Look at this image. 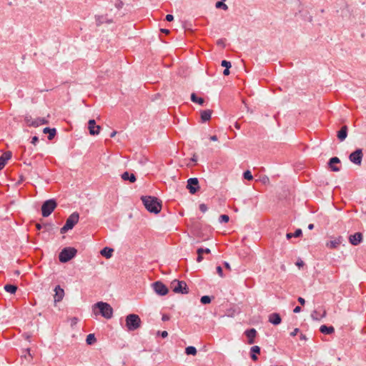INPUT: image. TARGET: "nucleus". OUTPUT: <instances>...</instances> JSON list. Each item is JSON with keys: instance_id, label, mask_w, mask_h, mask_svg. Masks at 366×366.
Masks as SVG:
<instances>
[{"instance_id": "8", "label": "nucleus", "mask_w": 366, "mask_h": 366, "mask_svg": "<svg viewBox=\"0 0 366 366\" xmlns=\"http://www.w3.org/2000/svg\"><path fill=\"white\" fill-rule=\"evenodd\" d=\"M362 157L363 153L362 149H357L349 155L350 161L358 166L361 165Z\"/></svg>"}, {"instance_id": "10", "label": "nucleus", "mask_w": 366, "mask_h": 366, "mask_svg": "<svg viewBox=\"0 0 366 366\" xmlns=\"http://www.w3.org/2000/svg\"><path fill=\"white\" fill-rule=\"evenodd\" d=\"M187 188L192 194H195L199 189L198 179L196 177L189 178L187 180Z\"/></svg>"}, {"instance_id": "32", "label": "nucleus", "mask_w": 366, "mask_h": 366, "mask_svg": "<svg viewBox=\"0 0 366 366\" xmlns=\"http://www.w3.org/2000/svg\"><path fill=\"white\" fill-rule=\"evenodd\" d=\"M215 6L217 9H222L224 11L228 9V6L223 1H219L216 3Z\"/></svg>"}, {"instance_id": "35", "label": "nucleus", "mask_w": 366, "mask_h": 366, "mask_svg": "<svg viewBox=\"0 0 366 366\" xmlns=\"http://www.w3.org/2000/svg\"><path fill=\"white\" fill-rule=\"evenodd\" d=\"M11 157V152H5L4 153L1 157L0 158H3V159H4V164H6V162Z\"/></svg>"}, {"instance_id": "26", "label": "nucleus", "mask_w": 366, "mask_h": 366, "mask_svg": "<svg viewBox=\"0 0 366 366\" xmlns=\"http://www.w3.org/2000/svg\"><path fill=\"white\" fill-rule=\"evenodd\" d=\"M327 312L325 310H323L322 315H320L317 310H314L311 314V317L314 320H320L322 318L325 317Z\"/></svg>"}, {"instance_id": "9", "label": "nucleus", "mask_w": 366, "mask_h": 366, "mask_svg": "<svg viewBox=\"0 0 366 366\" xmlns=\"http://www.w3.org/2000/svg\"><path fill=\"white\" fill-rule=\"evenodd\" d=\"M152 288L154 290V292L158 295H160V296H164L169 292L167 287L160 281H157V282H154L152 284Z\"/></svg>"}, {"instance_id": "47", "label": "nucleus", "mask_w": 366, "mask_h": 366, "mask_svg": "<svg viewBox=\"0 0 366 366\" xmlns=\"http://www.w3.org/2000/svg\"><path fill=\"white\" fill-rule=\"evenodd\" d=\"M300 330L298 328H295L291 333L290 335L294 337L297 335V334L299 332Z\"/></svg>"}, {"instance_id": "7", "label": "nucleus", "mask_w": 366, "mask_h": 366, "mask_svg": "<svg viewBox=\"0 0 366 366\" xmlns=\"http://www.w3.org/2000/svg\"><path fill=\"white\" fill-rule=\"evenodd\" d=\"M172 290L174 293L187 294L189 289L184 281L174 280L171 283Z\"/></svg>"}, {"instance_id": "49", "label": "nucleus", "mask_w": 366, "mask_h": 366, "mask_svg": "<svg viewBox=\"0 0 366 366\" xmlns=\"http://www.w3.org/2000/svg\"><path fill=\"white\" fill-rule=\"evenodd\" d=\"M296 265L299 267H301L304 265V262L301 259L298 260L297 262H296Z\"/></svg>"}, {"instance_id": "44", "label": "nucleus", "mask_w": 366, "mask_h": 366, "mask_svg": "<svg viewBox=\"0 0 366 366\" xmlns=\"http://www.w3.org/2000/svg\"><path fill=\"white\" fill-rule=\"evenodd\" d=\"M217 272L218 273V274L222 277L224 275H223V271H222V268L221 266H217Z\"/></svg>"}, {"instance_id": "34", "label": "nucleus", "mask_w": 366, "mask_h": 366, "mask_svg": "<svg viewBox=\"0 0 366 366\" xmlns=\"http://www.w3.org/2000/svg\"><path fill=\"white\" fill-rule=\"evenodd\" d=\"M197 261L198 262H200L203 260V251H202V248L200 247L199 249H197Z\"/></svg>"}, {"instance_id": "46", "label": "nucleus", "mask_w": 366, "mask_h": 366, "mask_svg": "<svg viewBox=\"0 0 366 366\" xmlns=\"http://www.w3.org/2000/svg\"><path fill=\"white\" fill-rule=\"evenodd\" d=\"M165 19L167 21H172L174 20V16L172 14H167L165 17Z\"/></svg>"}, {"instance_id": "24", "label": "nucleus", "mask_w": 366, "mask_h": 366, "mask_svg": "<svg viewBox=\"0 0 366 366\" xmlns=\"http://www.w3.org/2000/svg\"><path fill=\"white\" fill-rule=\"evenodd\" d=\"M113 252V249L106 247L101 250L100 254L104 257L109 259L112 256Z\"/></svg>"}, {"instance_id": "56", "label": "nucleus", "mask_w": 366, "mask_h": 366, "mask_svg": "<svg viewBox=\"0 0 366 366\" xmlns=\"http://www.w3.org/2000/svg\"><path fill=\"white\" fill-rule=\"evenodd\" d=\"M203 254H209L211 252V250L209 248H202Z\"/></svg>"}, {"instance_id": "16", "label": "nucleus", "mask_w": 366, "mask_h": 366, "mask_svg": "<svg viewBox=\"0 0 366 366\" xmlns=\"http://www.w3.org/2000/svg\"><path fill=\"white\" fill-rule=\"evenodd\" d=\"M339 163H340V159L337 157H334L329 160L328 165L332 171L339 172L340 170V167L333 165L334 164Z\"/></svg>"}, {"instance_id": "13", "label": "nucleus", "mask_w": 366, "mask_h": 366, "mask_svg": "<svg viewBox=\"0 0 366 366\" xmlns=\"http://www.w3.org/2000/svg\"><path fill=\"white\" fill-rule=\"evenodd\" d=\"M54 303L61 302L64 297V290L59 286L56 285L54 288Z\"/></svg>"}, {"instance_id": "58", "label": "nucleus", "mask_w": 366, "mask_h": 366, "mask_svg": "<svg viewBox=\"0 0 366 366\" xmlns=\"http://www.w3.org/2000/svg\"><path fill=\"white\" fill-rule=\"evenodd\" d=\"M300 338L301 340H307L306 335H304V334H301L300 336Z\"/></svg>"}, {"instance_id": "12", "label": "nucleus", "mask_w": 366, "mask_h": 366, "mask_svg": "<svg viewBox=\"0 0 366 366\" xmlns=\"http://www.w3.org/2000/svg\"><path fill=\"white\" fill-rule=\"evenodd\" d=\"M349 242L353 246H357L362 242V234L361 232H356L351 234L348 238Z\"/></svg>"}, {"instance_id": "17", "label": "nucleus", "mask_w": 366, "mask_h": 366, "mask_svg": "<svg viewBox=\"0 0 366 366\" xmlns=\"http://www.w3.org/2000/svg\"><path fill=\"white\" fill-rule=\"evenodd\" d=\"M348 128L346 125L341 127L340 130L337 132V138L340 141H344L347 137Z\"/></svg>"}, {"instance_id": "63", "label": "nucleus", "mask_w": 366, "mask_h": 366, "mask_svg": "<svg viewBox=\"0 0 366 366\" xmlns=\"http://www.w3.org/2000/svg\"><path fill=\"white\" fill-rule=\"evenodd\" d=\"M234 127H235V128H236V129H240V125H239V123H237V122H236V123L234 124Z\"/></svg>"}, {"instance_id": "51", "label": "nucleus", "mask_w": 366, "mask_h": 366, "mask_svg": "<svg viewBox=\"0 0 366 366\" xmlns=\"http://www.w3.org/2000/svg\"><path fill=\"white\" fill-rule=\"evenodd\" d=\"M169 320V316L167 315H163L162 317V320L164 322L168 321Z\"/></svg>"}, {"instance_id": "62", "label": "nucleus", "mask_w": 366, "mask_h": 366, "mask_svg": "<svg viewBox=\"0 0 366 366\" xmlns=\"http://www.w3.org/2000/svg\"><path fill=\"white\" fill-rule=\"evenodd\" d=\"M161 31L164 32L165 34H168L169 32V31L168 29H162Z\"/></svg>"}, {"instance_id": "29", "label": "nucleus", "mask_w": 366, "mask_h": 366, "mask_svg": "<svg viewBox=\"0 0 366 366\" xmlns=\"http://www.w3.org/2000/svg\"><path fill=\"white\" fill-rule=\"evenodd\" d=\"M4 290L7 292H9L11 294H14L17 290V287L14 285L8 284L4 286Z\"/></svg>"}, {"instance_id": "33", "label": "nucleus", "mask_w": 366, "mask_h": 366, "mask_svg": "<svg viewBox=\"0 0 366 366\" xmlns=\"http://www.w3.org/2000/svg\"><path fill=\"white\" fill-rule=\"evenodd\" d=\"M211 297L208 295L202 296L200 299V302L203 305H207L211 302Z\"/></svg>"}, {"instance_id": "18", "label": "nucleus", "mask_w": 366, "mask_h": 366, "mask_svg": "<svg viewBox=\"0 0 366 366\" xmlns=\"http://www.w3.org/2000/svg\"><path fill=\"white\" fill-rule=\"evenodd\" d=\"M342 237H339L338 238L331 240L330 242H327L326 244V246L330 249H335L337 248L342 242Z\"/></svg>"}, {"instance_id": "22", "label": "nucleus", "mask_w": 366, "mask_h": 366, "mask_svg": "<svg viewBox=\"0 0 366 366\" xmlns=\"http://www.w3.org/2000/svg\"><path fill=\"white\" fill-rule=\"evenodd\" d=\"M320 331L322 334L330 335L335 332V328L332 326H327L325 325H323L320 326Z\"/></svg>"}, {"instance_id": "27", "label": "nucleus", "mask_w": 366, "mask_h": 366, "mask_svg": "<svg viewBox=\"0 0 366 366\" xmlns=\"http://www.w3.org/2000/svg\"><path fill=\"white\" fill-rule=\"evenodd\" d=\"M250 352H251V358L252 360H257V357L256 355V354H259L260 352V347L257 345H254L253 347H251L250 349Z\"/></svg>"}, {"instance_id": "40", "label": "nucleus", "mask_w": 366, "mask_h": 366, "mask_svg": "<svg viewBox=\"0 0 366 366\" xmlns=\"http://www.w3.org/2000/svg\"><path fill=\"white\" fill-rule=\"evenodd\" d=\"M302 234V232L301 229H297L295 230V232L292 234L294 237H299Z\"/></svg>"}, {"instance_id": "6", "label": "nucleus", "mask_w": 366, "mask_h": 366, "mask_svg": "<svg viewBox=\"0 0 366 366\" xmlns=\"http://www.w3.org/2000/svg\"><path fill=\"white\" fill-rule=\"evenodd\" d=\"M57 206L54 199H50L44 202L41 205V214L44 217H49Z\"/></svg>"}, {"instance_id": "50", "label": "nucleus", "mask_w": 366, "mask_h": 366, "mask_svg": "<svg viewBox=\"0 0 366 366\" xmlns=\"http://www.w3.org/2000/svg\"><path fill=\"white\" fill-rule=\"evenodd\" d=\"M298 302L302 305H304L305 304V300L304 298L299 297L297 299Z\"/></svg>"}, {"instance_id": "36", "label": "nucleus", "mask_w": 366, "mask_h": 366, "mask_svg": "<svg viewBox=\"0 0 366 366\" xmlns=\"http://www.w3.org/2000/svg\"><path fill=\"white\" fill-rule=\"evenodd\" d=\"M229 220V217L228 215L227 214H221L219 217V222L220 223H227L228 222Z\"/></svg>"}, {"instance_id": "53", "label": "nucleus", "mask_w": 366, "mask_h": 366, "mask_svg": "<svg viewBox=\"0 0 366 366\" xmlns=\"http://www.w3.org/2000/svg\"><path fill=\"white\" fill-rule=\"evenodd\" d=\"M301 311V307L300 306H297L296 307H295V309L293 310V312L295 313H299Z\"/></svg>"}, {"instance_id": "55", "label": "nucleus", "mask_w": 366, "mask_h": 366, "mask_svg": "<svg viewBox=\"0 0 366 366\" xmlns=\"http://www.w3.org/2000/svg\"><path fill=\"white\" fill-rule=\"evenodd\" d=\"M262 181L263 183L265 184L267 182H269V178L267 176H265V177H262Z\"/></svg>"}, {"instance_id": "3", "label": "nucleus", "mask_w": 366, "mask_h": 366, "mask_svg": "<svg viewBox=\"0 0 366 366\" xmlns=\"http://www.w3.org/2000/svg\"><path fill=\"white\" fill-rule=\"evenodd\" d=\"M79 219V214L77 212H73L66 220L65 224L60 229V233L64 234L77 224Z\"/></svg>"}, {"instance_id": "30", "label": "nucleus", "mask_w": 366, "mask_h": 366, "mask_svg": "<svg viewBox=\"0 0 366 366\" xmlns=\"http://www.w3.org/2000/svg\"><path fill=\"white\" fill-rule=\"evenodd\" d=\"M97 339L95 337L94 334H89L86 336V342L87 345H93L94 342H96Z\"/></svg>"}, {"instance_id": "61", "label": "nucleus", "mask_w": 366, "mask_h": 366, "mask_svg": "<svg viewBox=\"0 0 366 366\" xmlns=\"http://www.w3.org/2000/svg\"><path fill=\"white\" fill-rule=\"evenodd\" d=\"M191 160H192V162H196L197 161V157H196L195 155H194V156L192 157Z\"/></svg>"}, {"instance_id": "57", "label": "nucleus", "mask_w": 366, "mask_h": 366, "mask_svg": "<svg viewBox=\"0 0 366 366\" xmlns=\"http://www.w3.org/2000/svg\"><path fill=\"white\" fill-rule=\"evenodd\" d=\"M209 139H210V140L214 141V142H216V141H217V139H217V137L216 135L211 136V137H209Z\"/></svg>"}, {"instance_id": "1", "label": "nucleus", "mask_w": 366, "mask_h": 366, "mask_svg": "<svg viewBox=\"0 0 366 366\" xmlns=\"http://www.w3.org/2000/svg\"><path fill=\"white\" fill-rule=\"evenodd\" d=\"M141 199L148 212L154 214H158L160 212L162 209V201L157 197L152 196H142Z\"/></svg>"}, {"instance_id": "48", "label": "nucleus", "mask_w": 366, "mask_h": 366, "mask_svg": "<svg viewBox=\"0 0 366 366\" xmlns=\"http://www.w3.org/2000/svg\"><path fill=\"white\" fill-rule=\"evenodd\" d=\"M38 141H39L38 137L34 136V137H32L31 144H36Z\"/></svg>"}, {"instance_id": "19", "label": "nucleus", "mask_w": 366, "mask_h": 366, "mask_svg": "<svg viewBox=\"0 0 366 366\" xmlns=\"http://www.w3.org/2000/svg\"><path fill=\"white\" fill-rule=\"evenodd\" d=\"M44 134H49L48 139L52 140L56 134V129L55 128L45 127L43 129Z\"/></svg>"}, {"instance_id": "28", "label": "nucleus", "mask_w": 366, "mask_h": 366, "mask_svg": "<svg viewBox=\"0 0 366 366\" xmlns=\"http://www.w3.org/2000/svg\"><path fill=\"white\" fill-rule=\"evenodd\" d=\"M191 100L192 102L197 103L200 105H203L204 100L202 97H198L195 93L191 94Z\"/></svg>"}, {"instance_id": "45", "label": "nucleus", "mask_w": 366, "mask_h": 366, "mask_svg": "<svg viewBox=\"0 0 366 366\" xmlns=\"http://www.w3.org/2000/svg\"><path fill=\"white\" fill-rule=\"evenodd\" d=\"M158 334L162 337L165 338L168 336V332L167 331H158Z\"/></svg>"}, {"instance_id": "37", "label": "nucleus", "mask_w": 366, "mask_h": 366, "mask_svg": "<svg viewBox=\"0 0 366 366\" xmlns=\"http://www.w3.org/2000/svg\"><path fill=\"white\" fill-rule=\"evenodd\" d=\"M243 177L247 180H252L253 179V176L249 170H247L243 173Z\"/></svg>"}, {"instance_id": "2", "label": "nucleus", "mask_w": 366, "mask_h": 366, "mask_svg": "<svg viewBox=\"0 0 366 366\" xmlns=\"http://www.w3.org/2000/svg\"><path fill=\"white\" fill-rule=\"evenodd\" d=\"M93 312L97 315L99 313L106 319H111L113 316V309L111 305L107 302H98L93 305Z\"/></svg>"}, {"instance_id": "41", "label": "nucleus", "mask_w": 366, "mask_h": 366, "mask_svg": "<svg viewBox=\"0 0 366 366\" xmlns=\"http://www.w3.org/2000/svg\"><path fill=\"white\" fill-rule=\"evenodd\" d=\"M124 3L121 0H117L115 2V6L118 9L122 8Z\"/></svg>"}, {"instance_id": "42", "label": "nucleus", "mask_w": 366, "mask_h": 366, "mask_svg": "<svg viewBox=\"0 0 366 366\" xmlns=\"http://www.w3.org/2000/svg\"><path fill=\"white\" fill-rule=\"evenodd\" d=\"M70 322H71V327H74V325H76L77 324V322H79V319L77 317H72L71 320H70Z\"/></svg>"}, {"instance_id": "4", "label": "nucleus", "mask_w": 366, "mask_h": 366, "mask_svg": "<svg viewBox=\"0 0 366 366\" xmlns=\"http://www.w3.org/2000/svg\"><path fill=\"white\" fill-rule=\"evenodd\" d=\"M141 319L137 315L130 314L126 317V326L129 331H134L141 325Z\"/></svg>"}, {"instance_id": "54", "label": "nucleus", "mask_w": 366, "mask_h": 366, "mask_svg": "<svg viewBox=\"0 0 366 366\" xmlns=\"http://www.w3.org/2000/svg\"><path fill=\"white\" fill-rule=\"evenodd\" d=\"M229 68H225L224 70L223 71V74L225 76L229 75Z\"/></svg>"}, {"instance_id": "23", "label": "nucleus", "mask_w": 366, "mask_h": 366, "mask_svg": "<svg viewBox=\"0 0 366 366\" xmlns=\"http://www.w3.org/2000/svg\"><path fill=\"white\" fill-rule=\"evenodd\" d=\"M49 124V120L46 118H36L34 119V122L31 123L33 127H38L41 124Z\"/></svg>"}, {"instance_id": "14", "label": "nucleus", "mask_w": 366, "mask_h": 366, "mask_svg": "<svg viewBox=\"0 0 366 366\" xmlns=\"http://www.w3.org/2000/svg\"><path fill=\"white\" fill-rule=\"evenodd\" d=\"M244 333H245V335L248 338V343L249 345L253 344L254 342V337H256V335H257L256 330L254 328H251V329L247 330L244 332Z\"/></svg>"}, {"instance_id": "52", "label": "nucleus", "mask_w": 366, "mask_h": 366, "mask_svg": "<svg viewBox=\"0 0 366 366\" xmlns=\"http://www.w3.org/2000/svg\"><path fill=\"white\" fill-rule=\"evenodd\" d=\"M4 159L3 158H0V170L5 166Z\"/></svg>"}, {"instance_id": "43", "label": "nucleus", "mask_w": 366, "mask_h": 366, "mask_svg": "<svg viewBox=\"0 0 366 366\" xmlns=\"http://www.w3.org/2000/svg\"><path fill=\"white\" fill-rule=\"evenodd\" d=\"M199 210L202 212H205L207 211V206L205 204H199Z\"/></svg>"}, {"instance_id": "60", "label": "nucleus", "mask_w": 366, "mask_h": 366, "mask_svg": "<svg viewBox=\"0 0 366 366\" xmlns=\"http://www.w3.org/2000/svg\"><path fill=\"white\" fill-rule=\"evenodd\" d=\"M224 265L225 268L230 269V265L227 262H224Z\"/></svg>"}, {"instance_id": "64", "label": "nucleus", "mask_w": 366, "mask_h": 366, "mask_svg": "<svg viewBox=\"0 0 366 366\" xmlns=\"http://www.w3.org/2000/svg\"><path fill=\"white\" fill-rule=\"evenodd\" d=\"M116 134H117V132H116V131L112 132L111 133V134H110V137H111V138L114 137L116 135Z\"/></svg>"}, {"instance_id": "5", "label": "nucleus", "mask_w": 366, "mask_h": 366, "mask_svg": "<svg viewBox=\"0 0 366 366\" xmlns=\"http://www.w3.org/2000/svg\"><path fill=\"white\" fill-rule=\"evenodd\" d=\"M77 250L74 247H65L59 254V259L62 263H66L71 260L76 254Z\"/></svg>"}, {"instance_id": "15", "label": "nucleus", "mask_w": 366, "mask_h": 366, "mask_svg": "<svg viewBox=\"0 0 366 366\" xmlns=\"http://www.w3.org/2000/svg\"><path fill=\"white\" fill-rule=\"evenodd\" d=\"M282 318L278 313L274 312L269 315V322L274 325H277L281 323Z\"/></svg>"}, {"instance_id": "39", "label": "nucleus", "mask_w": 366, "mask_h": 366, "mask_svg": "<svg viewBox=\"0 0 366 366\" xmlns=\"http://www.w3.org/2000/svg\"><path fill=\"white\" fill-rule=\"evenodd\" d=\"M221 65L225 68H230L232 66L231 62L227 60H222Z\"/></svg>"}, {"instance_id": "21", "label": "nucleus", "mask_w": 366, "mask_h": 366, "mask_svg": "<svg viewBox=\"0 0 366 366\" xmlns=\"http://www.w3.org/2000/svg\"><path fill=\"white\" fill-rule=\"evenodd\" d=\"M122 179L124 181H129L131 183H134L136 181V177L134 174H130L128 172H124L122 175Z\"/></svg>"}, {"instance_id": "20", "label": "nucleus", "mask_w": 366, "mask_h": 366, "mask_svg": "<svg viewBox=\"0 0 366 366\" xmlns=\"http://www.w3.org/2000/svg\"><path fill=\"white\" fill-rule=\"evenodd\" d=\"M95 19H96L97 26H100L102 24H104V22L110 24V23H112V21H113L112 19H109L107 17V16H96Z\"/></svg>"}, {"instance_id": "59", "label": "nucleus", "mask_w": 366, "mask_h": 366, "mask_svg": "<svg viewBox=\"0 0 366 366\" xmlns=\"http://www.w3.org/2000/svg\"><path fill=\"white\" fill-rule=\"evenodd\" d=\"M292 234H293V233H287V234H286V237H287V239H291L292 237H294V236L292 235Z\"/></svg>"}, {"instance_id": "25", "label": "nucleus", "mask_w": 366, "mask_h": 366, "mask_svg": "<svg viewBox=\"0 0 366 366\" xmlns=\"http://www.w3.org/2000/svg\"><path fill=\"white\" fill-rule=\"evenodd\" d=\"M212 115V110L207 109L203 110L201 112V119L203 122H205L210 119Z\"/></svg>"}, {"instance_id": "38", "label": "nucleus", "mask_w": 366, "mask_h": 366, "mask_svg": "<svg viewBox=\"0 0 366 366\" xmlns=\"http://www.w3.org/2000/svg\"><path fill=\"white\" fill-rule=\"evenodd\" d=\"M24 121L26 122L28 126L32 127L31 123L34 122V119H32L31 116L26 115L24 118Z\"/></svg>"}, {"instance_id": "31", "label": "nucleus", "mask_w": 366, "mask_h": 366, "mask_svg": "<svg viewBox=\"0 0 366 366\" xmlns=\"http://www.w3.org/2000/svg\"><path fill=\"white\" fill-rule=\"evenodd\" d=\"M197 351L195 347L188 346L185 349V353L188 355H195Z\"/></svg>"}, {"instance_id": "11", "label": "nucleus", "mask_w": 366, "mask_h": 366, "mask_svg": "<svg viewBox=\"0 0 366 366\" xmlns=\"http://www.w3.org/2000/svg\"><path fill=\"white\" fill-rule=\"evenodd\" d=\"M88 129L91 135H97L100 132L101 127L97 125L94 119H90L88 122Z\"/></svg>"}]
</instances>
